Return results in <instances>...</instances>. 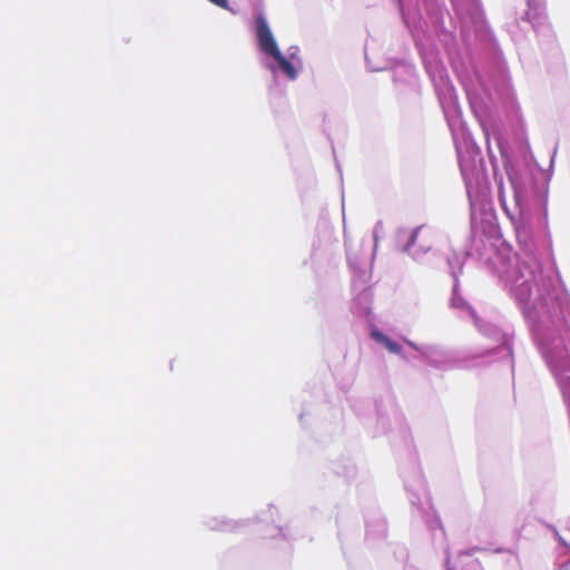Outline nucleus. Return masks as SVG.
I'll list each match as a JSON object with an SVG mask.
<instances>
[{
    "mask_svg": "<svg viewBox=\"0 0 570 570\" xmlns=\"http://www.w3.org/2000/svg\"><path fill=\"white\" fill-rule=\"evenodd\" d=\"M372 337L384 345V347L391 353H400L402 351V345L395 341H392L390 337L384 335L381 332L374 331L372 332Z\"/></svg>",
    "mask_w": 570,
    "mask_h": 570,
    "instance_id": "nucleus-2",
    "label": "nucleus"
},
{
    "mask_svg": "<svg viewBox=\"0 0 570 570\" xmlns=\"http://www.w3.org/2000/svg\"><path fill=\"white\" fill-rule=\"evenodd\" d=\"M420 233H421V228H417V229H415V230L413 232V234H412V236H411V239H410V244H411V245H415L416 239H417V237H419Z\"/></svg>",
    "mask_w": 570,
    "mask_h": 570,
    "instance_id": "nucleus-4",
    "label": "nucleus"
},
{
    "mask_svg": "<svg viewBox=\"0 0 570 570\" xmlns=\"http://www.w3.org/2000/svg\"><path fill=\"white\" fill-rule=\"evenodd\" d=\"M256 37L263 52L274 58L286 77L294 80L297 76L294 66L282 55L277 42L272 33L267 20L263 14L256 18Z\"/></svg>",
    "mask_w": 570,
    "mask_h": 570,
    "instance_id": "nucleus-1",
    "label": "nucleus"
},
{
    "mask_svg": "<svg viewBox=\"0 0 570 570\" xmlns=\"http://www.w3.org/2000/svg\"><path fill=\"white\" fill-rule=\"evenodd\" d=\"M209 1L220 8H224V9L228 8V0H209Z\"/></svg>",
    "mask_w": 570,
    "mask_h": 570,
    "instance_id": "nucleus-3",
    "label": "nucleus"
},
{
    "mask_svg": "<svg viewBox=\"0 0 570 570\" xmlns=\"http://www.w3.org/2000/svg\"><path fill=\"white\" fill-rule=\"evenodd\" d=\"M527 16L530 20H533L535 18V13H532L531 9L527 12Z\"/></svg>",
    "mask_w": 570,
    "mask_h": 570,
    "instance_id": "nucleus-5",
    "label": "nucleus"
}]
</instances>
